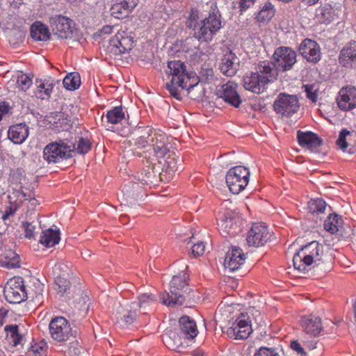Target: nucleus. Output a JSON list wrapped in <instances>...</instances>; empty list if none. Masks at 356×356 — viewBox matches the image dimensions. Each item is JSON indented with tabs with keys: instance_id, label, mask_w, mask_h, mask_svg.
Wrapping results in <instances>:
<instances>
[{
	"instance_id": "nucleus-32",
	"label": "nucleus",
	"mask_w": 356,
	"mask_h": 356,
	"mask_svg": "<svg viewBox=\"0 0 356 356\" xmlns=\"http://www.w3.org/2000/svg\"><path fill=\"white\" fill-rule=\"evenodd\" d=\"M1 266L6 268L19 267V257L14 251L9 250L5 252L0 259Z\"/></svg>"
},
{
	"instance_id": "nucleus-9",
	"label": "nucleus",
	"mask_w": 356,
	"mask_h": 356,
	"mask_svg": "<svg viewBox=\"0 0 356 356\" xmlns=\"http://www.w3.org/2000/svg\"><path fill=\"white\" fill-rule=\"evenodd\" d=\"M249 178V170L244 166L238 165L229 170L226 175V183L232 193L238 194L248 185Z\"/></svg>"
},
{
	"instance_id": "nucleus-25",
	"label": "nucleus",
	"mask_w": 356,
	"mask_h": 356,
	"mask_svg": "<svg viewBox=\"0 0 356 356\" xmlns=\"http://www.w3.org/2000/svg\"><path fill=\"white\" fill-rule=\"evenodd\" d=\"M44 288V284L38 279L31 277L29 284L24 285V292L27 294L26 299L40 302Z\"/></svg>"
},
{
	"instance_id": "nucleus-3",
	"label": "nucleus",
	"mask_w": 356,
	"mask_h": 356,
	"mask_svg": "<svg viewBox=\"0 0 356 356\" xmlns=\"http://www.w3.org/2000/svg\"><path fill=\"white\" fill-rule=\"evenodd\" d=\"M276 77V70L272 65L268 61H262L258 64L255 72H251L244 76L243 87L254 93L259 94L270 81V78Z\"/></svg>"
},
{
	"instance_id": "nucleus-47",
	"label": "nucleus",
	"mask_w": 356,
	"mask_h": 356,
	"mask_svg": "<svg viewBox=\"0 0 356 356\" xmlns=\"http://www.w3.org/2000/svg\"><path fill=\"white\" fill-rule=\"evenodd\" d=\"M326 207V203L322 199L311 200L309 202V209L312 213H323Z\"/></svg>"
},
{
	"instance_id": "nucleus-6",
	"label": "nucleus",
	"mask_w": 356,
	"mask_h": 356,
	"mask_svg": "<svg viewBox=\"0 0 356 356\" xmlns=\"http://www.w3.org/2000/svg\"><path fill=\"white\" fill-rule=\"evenodd\" d=\"M222 26L220 13L216 5L212 6L207 17L200 20V26L196 31V38L201 42L211 41Z\"/></svg>"
},
{
	"instance_id": "nucleus-41",
	"label": "nucleus",
	"mask_w": 356,
	"mask_h": 356,
	"mask_svg": "<svg viewBox=\"0 0 356 356\" xmlns=\"http://www.w3.org/2000/svg\"><path fill=\"white\" fill-rule=\"evenodd\" d=\"M124 118V113L122 106H116L107 112L106 119L108 122L115 124L120 122Z\"/></svg>"
},
{
	"instance_id": "nucleus-40",
	"label": "nucleus",
	"mask_w": 356,
	"mask_h": 356,
	"mask_svg": "<svg viewBox=\"0 0 356 356\" xmlns=\"http://www.w3.org/2000/svg\"><path fill=\"white\" fill-rule=\"evenodd\" d=\"M81 84L80 76L76 72L67 74L63 81V86L69 90H74L79 87Z\"/></svg>"
},
{
	"instance_id": "nucleus-7",
	"label": "nucleus",
	"mask_w": 356,
	"mask_h": 356,
	"mask_svg": "<svg viewBox=\"0 0 356 356\" xmlns=\"http://www.w3.org/2000/svg\"><path fill=\"white\" fill-rule=\"evenodd\" d=\"M323 246L316 241H313L302 247L293 256V266L299 271L305 272L313 263L321 261Z\"/></svg>"
},
{
	"instance_id": "nucleus-8",
	"label": "nucleus",
	"mask_w": 356,
	"mask_h": 356,
	"mask_svg": "<svg viewBox=\"0 0 356 356\" xmlns=\"http://www.w3.org/2000/svg\"><path fill=\"white\" fill-rule=\"evenodd\" d=\"M74 149V144L68 145L64 140H60L58 142L49 143L44 147L43 158L48 163H58L71 157Z\"/></svg>"
},
{
	"instance_id": "nucleus-48",
	"label": "nucleus",
	"mask_w": 356,
	"mask_h": 356,
	"mask_svg": "<svg viewBox=\"0 0 356 356\" xmlns=\"http://www.w3.org/2000/svg\"><path fill=\"white\" fill-rule=\"evenodd\" d=\"M23 227L25 231V237L27 238H31L34 236V234L38 232L40 229L38 222L37 221H33L29 222L28 221L23 222Z\"/></svg>"
},
{
	"instance_id": "nucleus-5",
	"label": "nucleus",
	"mask_w": 356,
	"mask_h": 356,
	"mask_svg": "<svg viewBox=\"0 0 356 356\" xmlns=\"http://www.w3.org/2000/svg\"><path fill=\"white\" fill-rule=\"evenodd\" d=\"M166 72L171 76L170 82L166 83V88L173 97L181 99L179 88L187 87L188 82L191 81L185 64L181 60L170 61Z\"/></svg>"
},
{
	"instance_id": "nucleus-10",
	"label": "nucleus",
	"mask_w": 356,
	"mask_h": 356,
	"mask_svg": "<svg viewBox=\"0 0 356 356\" xmlns=\"http://www.w3.org/2000/svg\"><path fill=\"white\" fill-rule=\"evenodd\" d=\"M296 57V52L291 47H280L273 54V62L269 63L276 70L277 75L278 71L286 72L291 70L297 61Z\"/></svg>"
},
{
	"instance_id": "nucleus-58",
	"label": "nucleus",
	"mask_w": 356,
	"mask_h": 356,
	"mask_svg": "<svg viewBox=\"0 0 356 356\" xmlns=\"http://www.w3.org/2000/svg\"><path fill=\"white\" fill-rule=\"evenodd\" d=\"M139 186L138 184L131 182L129 184L124 185L122 191L124 195H127L129 197L131 192H136Z\"/></svg>"
},
{
	"instance_id": "nucleus-64",
	"label": "nucleus",
	"mask_w": 356,
	"mask_h": 356,
	"mask_svg": "<svg viewBox=\"0 0 356 356\" xmlns=\"http://www.w3.org/2000/svg\"><path fill=\"white\" fill-rule=\"evenodd\" d=\"M31 350L33 353L38 354V356H42L44 353L43 348L38 345L32 346Z\"/></svg>"
},
{
	"instance_id": "nucleus-1",
	"label": "nucleus",
	"mask_w": 356,
	"mask_h": 356,
	"mask_svg": "<svg viewBox=\"0 0 356 356\" xmlns=\"http://www.w3.org/2000/svg\"><path fill=\"white\" fill-rule=\"evenodd\" d=\"M136 131L138 136L134 142L136 145L134 154L143 156V153L139 150L145 149L143 154L147 153L149 159H151L152 155L163 157L170 152L171 145L167 143L168 137L164 133L153 131L149 127L138 128Z\"/></svg>"
},
{
	"instance_id": "nucleus-2",
	"label": "nucleus",
	"mask_w": 356,
	"mask_h": 356,
	"mask_svg": "<svg viewBox=\"0 0 356 356\" xmlns=\"http://www.w3.org/2000/svg\"><path fill=\"white\" fill-rule=\"evenodd\" d=\"M157 298L152 293H143L138 297V302L131 303L120 302L115 305L113 312L116 316L117 323L121 325L132 324L137 317V310L139 309L142 314L145 315L156 304Z\"/></svg>"
},
{
	"instance_id": "nucleus-62",
	"label": "nucleus",
	"mask_w": 356,
	"mask_h": 356,
	"mask_svg": "<svg viewBox=\"0 0 356 356\" xmlns=\"http://www.w3.org/2000/svg\"><path fill=\"white\" fill-rule=\"evenodd\" d=\"M291 348L298 353V354L302 356H306V353L304 350L303 348L301 346L300 343H299L297 341H293L291 343Z\"/></svg>"
},
{
	"instance_id": "nucleus-4",
	"label": "nucleus",
	"mask_w": 356,
	"mask_h": 356,
	"mask_svg": "<svg viewBox=\"0 0 356 356\" xmlns=\"http://www.w3.org/2000/svg\"><path fill=\"white\" fill-rule=\"evenodd\" d=\"M188 275L184 271L174 275L170 285V291L161 295V302L168 307L180 306L185 302L189 289L186 280Z\"/></svg>"
},
{
	"instance_id": "nucleus-50",
	"label": "nucleus",
	"mask_w": 356,
	"mask_h": 356,
	"mask_svg": "<svg viewBox=\"0 0 356 356\" xmlns=\"http://www.w3.org/2000/svg\"><path fill=\"white\" fill-rule=\"evenodd\" d=\"M70 343L67 345V350H64L65 353L69 355H78L81 353V346L79 345V341L75 339V337L72 335V337L69 339Z\"/></svg>"
},
{
	"instance_id": "nucleus-17",
	"label": "nucleus",
	"mask_w": 356,
	"mask_h": 356,
	"mask_svg": "<svg viewBox=\"0 0 356 356\" xmlns=\"http://www.w3.org/2000/svg\"><path fill=\"white\" fill-rule=\"evenodd\" d=\"M299 52L307 62L316 64L321 58L319 44L311 39H305L299 47Z\"/></svg>"
},
{
	"instance_id": "nucleus-56",
	"label": "nucleus",
	"mask_w": 356,
	"mask_h": 356,
	"mask_svg": "<svg viewBox=\"0 0 356 356\" xmlns=\"http://www.w3.org/2000/svg\"><path fill=\"white\" fill-rule=\"evenodd\" d=\"M23 173L21 170L17 169L11 172L10 175V181L16 185L22 184V179H24Z\"/></svg>"
},
{
	"instance_id": "nucleus-20",
	"label": "nucleus",
	"mask_w": 356,
	"mask_h": 356,
	"mask_svg": "<svg viewBox=\"0 0 356 356\" xmlns=\"http://www.w3.org/2000/svg\"><path fill=\"white\" fill-rule=\"evenodd\" d=\"M245 259V256L243 250L239 247L233 246L232 250L227 252L224 265L230 271H234L244 263Z\"/></svg>"
},
{
	"instance_id": "nucleus-53",
	"label": "nucleus",
	"mask_w": 356,
	"mask_h": 356,
	"mask_svg": "<svg viewBox=\"0 0 356 356\" xmlns=\"http://www.w3.org/2000/svg\"><path fill=\"white\" fill-rule=\"evenodd\" d=\"M181 168V165L177 163V159L169 156L166 160V171L169 173L175 172Z\"/></svg>"
},
{
	"instance_id": "nucleus-51",
	"label": "nucleus",
	"mask_w": 356,
	"mask_h": 356,
	"mask_svg": "<svg viewBox=\"0 0 356 356\" xmlns=\"http://www.w3.org/2000/svg\"><path fill=\"white\" fill-rule=\"evenodd\" d=\"M17 193L18 195V199L20 200V201H26V200H28V202H27V207L30 209H32L33 210L35 209V207L38 205V202L36 199H35L34 197H31V195L29 194V195H27L25 193L22 192V191H17Z\"/></svg>"
},
{
	"instance_id": "nucleus-21",
	"label": "nucleus",
	"mask_w": 356,
	"mask_h": 356,
	"mask_svg": "<svg viewBox=\"0 0 356 356\" xmlns=\"http://www.w3.org/2000/svg\"><path fill=\"white\" fill-rule=\"evenodd\" d=\"M300 325L303 331L311 337H316L323 330L321 319L313 315L302 317Z\"/></svg>"
},
{
	"instance_id": "nucleus-34",
	"label": "nucleus",
	"mask_w": 356,
	"mask_h": 356,
	"mask_svg": "<svg viewBox=\"0 0 356 356\" xmlns=\"http://www.w3.org/2000/svg\"><path fill=\"white\" fill-rule=\"evenodd\" d=\"M183 90H186L188 95L190 98L197 100L202 99L204 95V90L202 84L199 82L192 83L188 82V86L184 88H179L180 92Z\"/></svg>"
},
{
	"instance_id": "nucleus-29",
	"label": "nucleus",
	"mask_w": 356,
	"mask_h": 356,
	"mask_svg": "<svg viewBox=\"0 0 356 356\" xmlns=\"http://www.w3.org/2000/svg\"><path fill=\"white\" fill-rule=\"evenodd\" d=\"M136 6V3L134 1L131 2L122 1L112 6L110 10L111 14L116 19H124L129 15Z\"/></svg>"
},
{
	"instance_id": "nucleus-14",
	"label": "nucleus",
	"mask_w": 356,
	"mask_h": 356,
	"mask_svg": "<svg viewBox=\"0 0 356 356\" xmlns=\"http://www.w3.org/2000/svg\"><path fill=\"white\" fill-rule=\"evenodd\" d=\"M49 329L52 339L58 342L67 341L72 337V328L63 317L53 318L49 325Z\"/></svg>"
},
{
	"instance_id": "nucleus-12",
	"label": "nucleus",
	"mask_w": 356,
	"mask_h": 356,
	"mask_svg": "<svg viewBox=\"0 0 356 356\" xmlns=\"http://www.w3.org/2000/svg\"><path fill=\"white\" fill-rule=\"evenodd\" d=\"M300 107L297 96L280 93L273 104L274 111L283 116L289 117Z\"/></svg>"
},
{
	"instance_id": "nucleus-11",
	"label": "nucleus",
	"mask_w": 356,
	"mask_h": 356,
	"mask_svg": "<svg viewBox=\"0 0 356 356\" xmlns=\"http://www.w3.org/2000/svg\"><path fill=\"white\" fill-rule=\"evenodd\" d=\"M3 294L10 303H20L26 300L27 294L24 292V284L22 277H13L6 284Z\"/></svg>"
},
{
	"instance_id": "nucleus-49",
	"label": "nucleus",
	"mask_w": 356,
	"mask_h": 356,
	"mask_svg": "<svg viewBox=\"0 0 356 356\" xmlns=\"http://www.w3.org/2000/svg\"><path fill=\"white\" fill-rule=\"evenodd\" d=\"M115 38H118L119 44L121 47V49L126 53L127 51L131 49L134 44V40L128 37H124L122 33H118L115 35Z\"/></svg>"
},
{
	"instance_id": "nucleus-16",
	"label": "nucleus",
	"mask_w": 356,
	"mask_h": 356,
	"mask_svg": "<svg viewBox=\"0 0 356 356\" xmlns=\"http://www.w3.org/2000/svg\"><path fill=\"white\" fill-rule=\"evenodd\" d=\"M238 85L234 82H227L217 91V97L235 108L239 107L242 99L237 91Z\"/></svg>"
},
{
	"instance_id": "nucleus-38",
	"label": "nucleus",
	"mask_w": 356,
	"mask_h": 356,
	"mask_svg": "<svg viewBox=\"0 0 356 356\" xmlns=\"http://www.w3.org/2000/svg\"><path fill=\"white\" fill-rule=\"evenodd\" d=\"M341 227V218L337 214L330 215L324 222V228L332 234L337 232Z\"/></svg>"
},
{
	"instance_id": "nucleus-54",
	"label": "nucleus",
	"mask_w": 356,
	"mask_h": 356,
	"mask_svg": "<svg viewBox=\"0 0 356 356\" xmlns=\"http://www.w3.org/2000/svg\"><path fill=\"white\" fill-rule=\"evenodd\" d=\"M90 149V143L88 140L83 138H79L76 150L80 154H86Z\"/></svg>"
},
{
	"instance_id": "nucleus-57",
	"label": "nucleus",
	"mask_w": 356,
	"mask_h": 356,
	"mask_svg": "<svg viewBox=\"0 0 356 356\" xmlns=\"http://www.w3.org/2000/svg\"><path fill=\"white\" fill-rule=\"evenodd\" d=\"M205 245L202 242L195 243L191 249V253L194 257L202 255L204 252Z\"/></svg>"
},
{
	"instance_id": "nucleus-13",
	"label": "nucleus",
	"mask_w": 356,
	"mask_h": 356,
	"mask_svg": "<svg viewBox=\"0 0 356 356\" xmlns=\"http://www.w3.org/2000/svg\"><path fill=\"white\" fill-rule=\"evenodd\" d=\"M270 237L269 229L264 224L255 223L249 231L246 241L248 246L259 248L270 241Z\"/></svg>"
},
{
	"instance_id": "nucleus-37",
	"label": "nucleus",
	"mask_w": 356,
	"mask_h": 356,
	"mask_svg": "<svg viewBox=\"0 0 356 356\" xmlns=\"http://www.w3.org/2000/svg\"><path fill=\"white\" fill-rule=\"evenodd\" d=\"M54 289L61 296L69 293L70 290V284L67 280V278L65 277V275H60L58 273L54 281Z\"/></svg>"
},
{
	"instance_id": "nucleus-31",
	"label": "nucleus",
	"mask_w": 356,
	"mask_h": 356,
	"mask_svg": "<svg viewBox=\"0 0 356 356\" xmlns=\"http://www.w3.org/2000/svg\"><path fill=\"white\" fill-rule=\"evenodd\" d=\"M59 229H48L42 232L40 242L47 248L53 247L60 241Z\"/></svg>"
},
{
	"instance_id": "nucleus-28",
	"label": "nucleus",
	"mask_w": 356,
	"mask_h": 356,
	"mask_svg": "<svg viewBox=\"0 0 356 356\" xmlns=\"http://www.w3.org/2000/svg\"><path fill=\"white\" fill-rule=\"evenodd\" d=\"M147 158L145 168L141 173V177L139 179L143 184H149L154 182L157 177H160L159 166L158 170H156V163H153V159L147 158V155L144 156Z\"/></svg>"
},
{
	"instance_id": "nucleus-26",
	"label": "nucleus",
	"mask_w": 356,
	"mask_h": 356,
	"mask_svg": "<svg viewBox=\"0 0 356 356\" xmlns=\"http://www.w3.org/2000/svg\"><path fill=\"white\" fill-rule=\"evenodd\" d=\"M29 134V127L24 123L11 126L8 131V138L15 144H22Z\"/></svg>"
},
{
	"instance_id": "nucleus-27",
	"label": "nucleus",
	"mask_w": 356,
	"mask_h": 356,
	"mask_svg": "<svg viewBox=\"0 0 356 356\" xmlns=\"http://www.w3.org/2000/svg\"><path fill=\"white\" fill-rule=\"evenodd\" d=\"M236 325L227 330L229 335H233L236 339H247L252 332L250 325L245 318H238L236 320Z\"/></svg>"
},
{
	"instance_id": "nucleus-45",
	"label": "nucleus",
	"mask_w": 356,
	"mask_h": 356,
	"mask_svg": "<svg viewBox=\"0 0 356 356\" xmlns=\"http://www.w3.org/2000/svg\"><path fill=\"white\" fill-rule=\"evenodd\" d=\"M32 85V78L19 72L17 74V86L22 91H26Z\"/></svg>"
},
{
	"instance_id": "nucleus-39",
	"label": "nucleus",
	"mask_w": 356,
	"mask_h": 356,
	"mask_svg": "<svg viewBox=\"0 0 356 356\" xmlns=\"http://www.w3.org/2000/svg\"><path fill=\"white\" fill-rule=\"evenodd\" d=\"M275 15L273 6L270 3H266L257 15V19L261 23H267Z\"/></svg>"
},
{
	"instance_id": "nucleus-36",
	"label": "nucleus",
	"mask_w": 356,
	"mask_h": 356,
	"mask_svg": "<svg viewBox=\"0 0 356 356\" xmlns=\"http://www.w3.org/2000/svg\"><path fill=\"white\" fill-rule=\"evenodd\" d=\"M316 17L320 23H330L334 17L332 8L330 5H325L318 8L316 10Z\"/></svg>"
},
{
	"instance_id": "nucleus-22",
	"label": "nucleus",
	"mask_w": 356,
	"mask_h": 356,
	"mask_svg": "<svg viewBox=\"0 0 356 356\" xmlns=\"http://www.w3.org/2000/svg\"><path fill=\"white\" fill-rule=\"evenodd\" d=\"M339 63L346 67H356V42L352 41L344 47L339 55Z\"/></svg>"
},
{
	"instance_id": "nucleus-15",
	"label": "nucleus",
	"mask_w": 356,
	"mask_h": 356,
	"mask_svg": "<svg viewBox=\"0 0 356 356\" xmlns=\"http://www.w3.org/2000/svg\"><path fill=\"white\" fill-rule=\"evenodd\" d=\"M51 28L54 35L59 38H71L73 34V22L70 18L58 15L49 19Z\"/></svg>"
},
{
	"instance_id": "nucleus-63",
	"label": "nucleus",
	"mask_w": 356,
	"mask_h": 356,
	"mask_svg": "<svg viewBox=\"0 0 356 356\" xmlns=\"http://www.w3.org/2000/svg\"><path fill=\"white\" fill-rule=\"evenodd\" d=\"M51 91L52 89L46 85V88H44V90H39L36 93V95L38 98L42 99H47L50 97Z\"/></svg>"
},
{
	"instance_id": "nucleus-18",
	"label": "nucleus",
	"mask_w": 356,
	"mask_h": 356,
	"mask_svg": "<svg viewBox=\"0 0 356 356\" xmlns=\"http://www.w3.org/2000/svg\"><path fill=\"white\" fill-rule=\"evenodd\" d=\"M240 60L229 49H227L220 60L219 69L227 76H234L239 70Z\"/></svg>"
},
{
	"instance_id": "nucleus-42",
	"label": "nucleus",
	"mask_w": 356,
	"mask_h": 356,
	"mask_svg": "<svg viewBox=\"0 0 356 356\" xmlns=\"http://www.w3.org/2000/svg\"><path fill=\"white\" fill-rule=\"evenodd\" d=\"M353 136V132L343 129L339 134V138L337 140V145L342 149L345 151L347 147L350 145V140Z\"/></svg>"
},
{
	"instance_id": "nucleus-44",
	"label": "nucleus",
	"mask_w": 356,
	"mask_h": 356,
	"mask_svg": "<svg viewBox=\"0 0 356 356\" xmlns=\"http://www.w3.org/2000/svg\"><path fill=\"white\" fill-rule=\"evenodd\" d=\"M118 42L119 41L118 40V38L114 37L110 40L109 44L107 47L108 54L111 57H113L115 59L118 58V56L124 54V51L121 49V47Z\"/></svg>"
},
{
	"instance_id": "nucleus-19",
	"label": "nucleus",
	"mask_w": 356,
	"mask_h": 356,
	"mask_svg": "<svg viewBox=\"0 0 356 356\" xmlns=\"http://www.w3.org/2000/svg\"><path fill=\"white\" fill-rule=\"evenodd\" d=\"M337 105L344 111H350L356 107V88L346 86L341 88L337 97Z\"/></svg>"
},
{
	"instance_id": "nucleus-35",
	"label": "nucleus",
	"mask_w": 356,
	"mask_h": 356,
	"mask_svg": "<svg viewBox=\"0 0 356 356\" xmlns=\"http://www.w3.org/2000/svg\"><path fill=\"white\" fill-rule=\"evenodd\" d=\"M218 225L220 234L224 236L234 235L235 233L234 218L231 216L225 215L218 223Z\"/></svg>"
},
{
	"instance_id": "nucleus-59",
	"label": "nucleus",
	"mask_w": 356,
	"mask_h": 356,
	"mask_svg": "<svg viewBox=\"0 0 356 356\" xmlns=\"http://www.w3.org/2000/svg\"><path fill=\"white\" fill-rule=\"evenodd\" d=\"M254 356H279L274 350L265 347H261L255 354Z\"/></svg>"
},
{
	"instance_id": "nucleus-30",
	"label": "nucleus",
	"mask_w": 356,
	"mask_h": 356,
	"mask_svg": "<svg viewBox=\"0 0 356 356\" xmlns=\"http://www.w3.org/2000/svg\"><path fill=\"white\" fill-rule=\"evenodd\" d=\"M31 38L36 41H47L50 33L47 26L40 22H35L31 26Z\"/></svg>"
},
{
	"instance_id": "nucleus-61",
	"label": "nucleus",
	"mask_w": 356,
	"mask_h": 356,
	"mask_svg": "<svg viewBox=\"0 0 356 356\" xmlns=\"http://www.w3.org/2000/svg\"><path fill=\"white\" fill-rule=\"evenodd\" d=\"M54 272L55 273H58L57 271H60L62 273L60 275L67 274L68 267L63 262H57L55 264L54 267Z\"/></svg>"
},
{
	"instance_id": "nucleus-24",
	"label": "nucleus",
	"mask_w": 356,
	"mask_h": 356,
	"mask_svg": "<svg viewBox=\"0 0 356 356\" xmlns=\"http://www.w3.org/2000/svg\"><path fill=\"white\" fill-rule=\"evenodd\" d=\"M297 138L301 147H307L312 152L316 151L322 145V140L311 131L302 132L298 131Z\"/></svg>"
},
{
	"instance_id": "nucleus-33",
	"label": "nucleus",
	"mask_w": 356,
	"mask_h": 356,
	"mask_svg": "<svg viewBox=\"0 0 356 356\" xmlns=\"http://www.w3.org/2000/svg\"><path fill=\"white\" fill-rule=\"evenodd\" d=\"M182 337L174 332H171L168 335H165L163 338L165 345L170 349L181 352L184 348L181 341Z\"/></svg>"
},
{
	"instance_id": "nucleus-43",
	"label": "nucleus",
	"mask_w": 356,
	"mask_h": 356,
	"mask_svg": "<svg viewBox=\"0 0 356 356\" xmlns=\"http://www.w3.org/2000/svg\"><path fill=\"white\" fill-rule=\"evenodd\" d=\"M4 330L7 332L8 336H10L13 346H16L17 345L21 343L23 337L22 334L19 332L17 325H6Z\"/></svg>"
},
{
	"instance_id": "nucleus-55",
	"label": "nucleus",
	"mask_w": 356,
	"mask_h": 356,
	"mask_svg": "<svg viewBox=\"0 0 356 356\" xmlns=\"http://www.w3.org/2000/svg\"><path fill=\"white\" fill-rule=\"evenodd\" d=\"M304 87L307 98L311 99L312 102H316L318 99V94L314 86L305 85Z\"/></svg>"
},
{
	"instance_id": "nucleus-52",
	"label": "nucleus",
	"mask_w": 356,
	"mask_h": 356,
	"mask_svg": "<svg viewBox=\"0 0 356 356\" xmlns=\"http://www.w3.org/2000/svg\"><path fill=\"white\" fill-rule=\"evenodd\" d=\"M254 0H235L233 2V8L239 9V12L242 14L243 12L254 4Z\"/></svg>"
},
{
	"instance_id": "nucleus-46",
	"label": "nucleus",
	"mask_w": 356,
	"mask_h": 356,
	"mask_svg": "<svg viewBox=\"0 0 356 356\" xmlns=\"http://www.w3.org/2000/svg\"><path fill=\"white\" fill-rule=\"evenodd\" d=\"M186 25L188 28L194 31V37L196 38V31L197 27L200 26L199 21V14L197 10H192L186 21Z\"/></svg>"
},
{
	"instance_id": "nucleus-23",
	"label": "nucleus",
	"mask_w": 356,
	"mask_h": 356,
	"mask_svg": "<svg viewBox=\"0 0 356 356\" xmlns=\"http://www.w3.org/2000/svg\"><path fill=\"white\" fill-rule=\"evenodd\" d=\"M179 334L185 340L193 339L197 334V325L194 320L187 316L179 318Z\"/></svg>"
},
{
	"instance_id": "nucleus-60",
	"label": "nucleus",
	"mask_w": 356,
	"mask_h": 356,
	"mask_svg": "<svg viewBox=\"0 0 356 356\" xmlns=\"http://www.w3.org/2000/svg\"><path fill=\"white\" fill-rule=\"evenodd\" d=\"M9 223L6 219V214H3V211L0 210V234L4 232Z\"/></svg>"
}]
</instances>
